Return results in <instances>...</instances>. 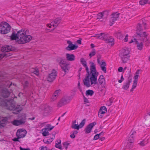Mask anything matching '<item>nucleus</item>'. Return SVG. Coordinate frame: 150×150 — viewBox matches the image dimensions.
Listing matches in <instances>:
<instances>
[{
  "mask_svg": "<svg viewBox=\"0 0 150 150\" xmlns=\"http://www.w3.org/2000/svg\"><path fill=\"white\" fill-rule=\"evenodd\" d=\"M52 109V108L48 106H46L44 108L45 111L46 112H50Z\"/></svg>",
  "mask_w": 150,
  "mask_h": 150,
  "instance_id": "e433bc0d",
  "label": "nucleus"
},
{
  "mask_svg": "<svg viewBox=\"0 0 150 150\" xmlns=\"http://www.w3.org/2000/svg\"><path fill=\"white\" fill-rule=\"evenodd\" d=\"M84 102L85 104L87 103H89V101L87 98H84Z\"/></svg>",
  "mask_w": 150,
  "mask_h": 150,
  "instance_id": "4d7b16f0",
  "label": "nucleus"
},
{
  "mask_svg": "<svg viewBox=\"0 0 150 150\" xmlns=\"http://www.w3.org/2000/svg\"><path fill=\"white\" fill-rule=\"evenodd\" d=\"M90 72L87 73L88 75L86 76L83 80L84 85L89 87L91 86L90 82L91 85H95L97 83V78L98 75V73L97 71L96 64L93 62H90Z\"/></svg>",
  "mask_w": 150,
  "mask_h": 150,
  "instance_id": "f03ea898",
  "label": "nucleus"
},
{
  "mask_svg": "<svg viewBox=\"0 0 150 150\" xmlns=\"http://www.w3.org/2000/svg\"><path fill=\"white\" fill-rule=\"evenodd\" d=\"M5 106L8 109L13 111V113L14 114H18L22 109V107L20 105H16L15 104V102L12 99L9 100H8L5 103Z\"/></svg>",
  "mask_w": 150,
  "mask_h": 150,
  "instance_id": "7ed1b4c3",
  "label": "nucleus"
},
{
  "mask_svg": "<svg viewBox=\"0 0 150 150\" xmlns=\"http://www.w3.org/2000/svg\"><path fill=\"white\" fill-rule=\"evenodd\" d=\"M77 42L80 44H81V39H79L77 40Z\"/></svg>",
  "mask_w": 150,
  "mask_h": 150,
  "instance_id": "e2e57ef3",
  "label": "nucleus"
},
{
  "mask_svg": "<svg viewBox=\"0 0 150 150\" xmlns=\"http://www.w3.org/2000/svg\"><path fill=\"white\" fill-rule=\"evenodd\" d=\"M69 145V144L67 142H65L63 143V147L65 146H68Z\"/></svg>",
  "mask_w": 150,
  "mask_h": 150,
  "instance_id": "13d9d810",
  "label": "nucleus"
},
{
  "mask_svg": "<svg viewBox=\"0 0 150 150\" xmlns=\"http://www.w3.org/2000/svg\"><path fill=\"white\" fill-rule=\"evenodd\" d=\"M120 14V13L116 12L112 13L111 15V16L110 20V22L112 24L110 25H112L115 21L117 20V19L118 18Z\"/></svg>",
  "mask_w": 150,
  "mask_h": 150,
  "instance_id": "ddd939ff",
  "label": "nucleus"
},
{
  "mask_svg": "<svg viewBox=\"0 0 150 150\" xmlns=\"http://www.w3.org/2000/svg\"><path fill=\"white\" fill-rule=\"evenodd\" d=\"M123 70V68L122 67H120L118 69V71L119 72H122Z\"/></svg>",
  "mask_w": 150,
  "mask_h": 150,
  "instance_id": "bf43d9fd",
  "label": "nucleus"
},
{
  "mask_svg": "<svg viewBox=\"0 0 150 150\" xmlns=\"http://www.w3.org/2000/svg\"><path fill=\"white\" fill-rule=\"evenodd\" d=\"M85 123V120H83L79 126V128H81L84 125Z\"/></svg>",
  "mask_w": 150,
  "mask_h": 150,
  "instance_id": "a19ab883",
  "label": "nucleus"
},
{
  "mask_svg": "<svg viewBox=\"0 0 150 150\" xmlns=\"http://www.w3.org/2000/svg\"><path fill=\"white\" fill-rule=\"evenodd\" d=\"M57 75L56 71L54 70H53L52 72L48 75L47 78V80L49 82L53 81L55 79Z\"/></svg>",
  "mask_w": 150,
  "mask_h": 150,
  "instance_id": "9d476101",
  "label": "nucleus"
},
{
  "mask_svg": "<svg viewBox=\"0 0 150 150\" xmlns=\"http://www.w3.org/2000/svg\"><path fill=\"white\" fill-rule=\"evenodd\" d=\"M13 50L12 46L9 45H6L2 47L1 49V51L4 52H8L12 51Z\"/></svg>",
  "mask_w": 150,
  "mask_h": 150,
  "instance_id": "aec40b11",
  "label": "nucleus"
},
{
  "mask_svg": "<svg viewBox=\"0 0 150 150\" xmlns=\"http://www.w3.org/2000/svg\"><path fill=\"white\" fill-rule=\"evenodd\" d=\"M128 35L127 34L125 36V37L124 39L125 42H126L128 41Z\"/></svg>",
  "mask_w": 150,
  "mask_h": 150,
  "instance_id": "6e6d98bb",
  "label": "nucleus"
},
{
  "mask_svg": "<svg viewBox=\"0 0 150 150\" xmlns=\"http://www.w3.org/2000/svg\"><path fill=\"white\" fill-rule=\"evenodd\" d=\"M30 71L32 73H33L38 76L39 75V69L37 68H31L30 69Z\"/></svg>",
  "mask_w": 150,
  "mask_h": 150,
  "instance_id": "5701e85b",
  "label": "nucleus"
},
{
  "mask_svg": "<svg viewBox=\"0 0 150 150\" xmlns=\"http://www.w3.org/2000/svg\"><path fill=\"white\" fill-rule=\"evenodd\" d=\"M146 23L142 22V24L139 23L137 27L136 33L137 35V38H144V40H147L148 43L149 42V41L147 39L146 36L147 34L145 32H143V30L144 28L146 29Z\"/></svg>",
  "mask_w": 150,
  "mask_h": 150,
  "instance_id": "20e7f679",
  "label": "nucleus"
},
{
  "mask_svg": "<svg viewBox=\"0 0 150 150\" xmlns=\"http://www.w3.org/2000/svg\"><path fill=\"white\" fill-rule=\"evenodd\" d=\"M106 64L105 62L102 61L101 62V64L100 65L101 70L105 73L106 72V69L105 67Z\"/></svg>",
  "mask_w": 150,
  "mask_h": 150,
  "instance_id": "cd10ccee",
  "label": "nucleus"
},
{
  "mask_svg": "<svg viewBox=\"0 0 150 150\" xmlns=\"http://www.w3.org/2000/svg\"><path fill=\"white\" fill-rule=\"evenodd\" d=\"M42 130V134L44 136H46L49 135V130H47V129L45 128L43 129Z\"/></svg>",
  "mask_w": 150,
  "mask_h": 150,
  "instance_id": "2f4dec72",
  "label": "nucleus"
},
{
  "mask_svg": "<svg viewBox=\"0 0 150 150\" xmlns=\"http://www.w3.org/2000/svg\"><path fill=\"white\" fill-rule=\"evenodd\" d=\"M70 137L71 138H74L75 137V135L72 133L70 135Z\"/></svg>",
  "mask_w": 150,
  "mask_h": 150,
  "instance_id": "052dcab7",
  "label": "nucleus"
},
{
  "mask_svg": "<svg viewBox=\"0 0 150 150\" xmlns=\"http://www.w3.org/2000/svg\"><path fill=\"white\" fill-rule=\"evenodd\" d=\"M113 102V100L112 99V98H110L109 99V101L108 102H109V104H108V106H110L111 104Z\"/></svg>",
  "mask_w": 150,
  "mask_h": 150,
  "instance_id": "864d4df0",
  "label": "nucleus"
},
{
  "mask_svg": "<svg viewBox=\"0 0 150 150\" xmlns=\"http://www.w3.org/2000/svg\"><path fill=\"white\" fill-rule=\"evenodd\" d=\"M5 55H7V56H10L11 55H8V54H0V60H1L5 56Z\"/></svg>",
  "mask_w": 150,
  "mask_h": 150,
  "instance_id": "a18cd8bd",
  "label": "nucleus"
},
{
  "mask_svg": "<svg viewBox=\"0 0 150 150\" xmlns=\"http://www.w3.org/2000/svg\"><path fill=\"white\" fill-rule=\"evenodd\" d=\"M61 21V19L60 18H58L54 19L53 22H52L48 26L49 28H51V26L53 27L54 28H56L58 25L59 24Z\"/></svg>",
  "mask_w": 150,
  "mask_h": 150,
  "instance_id": "9b49d317",
  "label": "nucleus"
},
{
  "mask_svg": "<svg viewBox=\"0 0 150 150\" xmlns=\"http://www.w3.org/2000/svg\"><path fill=\"white\" fill-rule=\"evenodd\" d=\"M70 102V100L67 98H62L58 103V106L61 107L65 105H66Z\"/></svg>",
  "mask_w": 150,
  "mask_h": 150,
  "instance_id": "f8f14e48",
  "label": "nucleus"
},
{
  "mask_svg": "<svg viewBox=\"0 0 150 150\" xmlns=\"http://www.w3.org/2000/svg\"><path fill=\"white\" fill-rule=\"evenodd\" d=\"M61 143V140H59V142L58 143V144L57 143H56L55 146L56 147L59 148L60 149H62V148L61 145H59V144H60Z\"/></svg>",
  "mask_w": 150,
  "mask_h": 150,
  "instance_id": "37998d69",
  "label": "nucleus"
},
{
  "mask_svg": "<svg viewBox=\"0 0 150 150\" xmlns=\"http://www.w3.org/2000/svg\"><path fill=\"white\" fill-rule=\"evenodd\" d=\"M137 81H134L133 84L132 86V87H133V88H135L137 85Z\"/></svg>",
  "mask_w": 150,
  "mask_h": 150,
  "instance_id": "49530a36",
  "label": "nucleus"
},
{
  "mask_svg": "<svg viewBox=\"0 0 150 150\" xmlns=\"http://www.w3.org/2000/svg\"><path fill=\"white\" fill-rule=\"evenodd\" d=\"M26 134V131L23 129H18L16 133V136L19 138H22L24 137Z\"/></svg>",
  "mask_w": 150,
  "mask_h": 150,
  "instance_id": "1a4fd4ad",
  "label": "nucleus"
},
{
  "mask_svg": "<svg viewBox=\"0 0 150 150\" xmlns=\"http://www.w3.org/2000/svg\"><path fill=\"white\" fill-rule=\"evenodd\" d=\"M144 38H138V39L137 41H136V44H137V48L139 50H141L142 48L143 47V42H146V44L147 45H148L150 43L149 42L148 43V41L147 40H144ZM149 41V42H150V41Z\"/></svg>",
  "mask_w": 150,
  "mask_h": 150,
  "instance_id": "6e6552de",
  "label": "nucleus"
},
{
  "mask_svg": "<svg viewBox=\"0 0 150 150\" xmlns=\"http://www.w3.org/2000/svg\"><path fill=\"white\" fill-rule=\"evenodd\" d=\"M96 123L94 122L89 124L85 129V131L86 133H89L91 132V130L94 126L96 125Z\"/></svg>",
  "mask_w": 150,
  "mask_h": 150,
  "instance_id": "f3484780",
  "label": "nucleus"
},
{
  "mask_svg": "<svg viewBox=\"0 0 150 150\" xmlns=\"http://www.w3.org/2000/svg\"><path fill=\"white\" fill-rule=\"evenodd\" d=\"M117 35L118 37H119L120 39H122L124 37V35L120 32H118L117 33Z\"/></svg>",
  "mask_w": 150,
  "mask_h": 150,
  "instance_id": "c03bdc74",
  "label": "nucleus"
},
{
  "mask_svg": "<svg viewBox=\"0 0 150 150\" xmlns=\"http://www.w3.org/2000/svg\"><path fill=\"white\" fill-rule=\"evenodd\" d=\"M93 93L94 92L92 90H88L86 91V94L87 96H92Z\"/></svg>",
  "mask_w": 150,
  "mask_h": 150,
  "instance_id": "c9c22d12",
  "label": "nucleus"
},
{
  "mask_svg": "<svg viewBox=\"0 0 150 150\" xmlns=\"http://www.w3.org/2000/svg\"><path fill=\"white\" fill-rule=\"evenodd\" d=\"M106 35V34H105L103 33H102L99 34H97L95 36V37H96L98 38L103 40H104Z\"/></svg>",
  "mask_w": 150,
  "mask_h": 150,
  "instance_id": "bb28decb",
  "label": "nucleus"
},
{
  "mask_svg": "<svg viewBox=\"0 0 150 150\" xmlns=\"http://www.w3.org/2000/svg\"><path fill=\"white\" fill-rule=\"evenodd\" d=\"M149 0H141L139 1V4L141 5H144L146 3L150 4V1H149Z\"/></svg>",
  "mask_w": 150,
  "mask_h": 150,
  "instance_id": "7c9ffc66",
  "label": "nucleus"
},
{
  "mask_svg": "<svg viewBox=\"0 0 150 150\" xmlns=\"http://www.w3.org/2000/svg\"><path fill=\"white\" fill-rule=\"evenodd\" d=\"M81 62L82 64L85 68L87 72V73H89V72H90L89 71V69L87 65L86 62L84 60V59L83 58L81 59Z\"/></svg>",
  "mask_w": 150,
  "mask_h": 150,
  "instance_id": "4be33fe9",
  "label": "nucleus"
},
{
  "mask_svg": "<svg viewBox=\"0 0 150 150\" xmlns=\"http://www.w3.org/2000/svg\"><path fill=\"white\" fill-rule=\"evenodd\" d=\"M96 54V50L94 49H93L92 51L89 54V56L90 58H91L92 57L94 56Z\"/></svg>",
  "mask_w": 150,
  "mask_h": 150,
  "instance_id": "4c0bfd02",
  "label": "nucleus"
},
{
  "mask_svg": "<svg viewBox=\"0 0 150 150\" xmlns=\"http://www.w3.org/2000/svg\"><path fill=\"white\" fill-rule=\"evenodd\" d=\"M12 92L11 90L8 91L6 88H4L2 89L1 93V95L4 98H7L10 95V93Z\"/></svg>",
  "mask_w": 150,
  "mask_h": 150,
  "instance_id": "dca6fc26",
  "label": "nucleus"
},
{
  "mask_svg": "<svg viewBox=\"0 0 150 150\" xmlns=\"http://www.w3.org/2000/svg\"><path fill=\"white\" fill-rule=\"evenodd\" d=\"M137 41V40L136 39L134 38L133 40H131L129 42V43H132L133 42H134L136 43V41Z\"/></svg>",
  "mask_w": 150,
  "mask_h": 150,
  "instance_id": "5fc2aeb1",
  "label": "nucleus"
},
{
  "mask_svg": "<svg viewBox=\"0 0 150 150\" xmlns=\"http://www.w3.org/2000/svg\"><path fill=\"white\" fill-rule=\"evenodd\" d=\"M132 82V79H131L128 80V81L125 83L122 86V88L124 90H127L129 87L130 83Z\"/></svg>",
  "mask_w": 150,
  "mask_h": 150,
  "instance_id": "a878e982",
  "label": "nucleus"
},
{
  "mask_svg": "<svg viewBox=\"0 0 150 150\" xmlns=\"http://www.w3.org/2000/svg\"><path fill=\"white\" fill-rule=\"evenodd\" d=\"M46 128H45L47 129L49 131L51 130L54 127V126L52 127L51 125L50 124L47 125H46Z\"/></svg>",
  "mask_w": 150,
  "mask_h": 150,
  "instance_id": "ea45409f",
  "label": "nucleus"
},
{
  "mask_svg": "<svg viewBox=\"0 0 150 150\" xmlns=\"http://www.w3.org/2000/svg\"><path fill=\"white\" fill-rule=\"evenodd\" d=\"M78 46H76L74 44H71V45H69L68 46L66 47V49L69 51L74 50L77 49Z\"/></svg>",
  "mask_w": 150,
  "mask_h": 150,
  "instance_id": "b1692460",
  "label": "nucleus"
},
{
  "mask_svg": "<svg viewBox=\"0 0 150 150\" xmlns=\"http://www.w3.org/2000/svg\"><path fill=\"white\" fill-rule=\"evenodd\" d=\"M71 127L73 129L78 130L80 128L79 126V125L76 124H72Z\"/></svg>",
  "mask_w": 150,
  "mask_h": 150,
  "instance_id": "58836bf2",
  "label": "nucleus"
},
{
  "mask_svg": "<svg viewBox=\"0 0 150 150\" xmlns=\"http://www.w3.org/2000/svg\"><path fill=\"white\" fill-rule=\"evenodd\" d=\"M105 80L103 76V75H100L98 80V81L99 83L100 84H102L104 82H105Z\"/></svg>",
  "mask_w": 150,
  "mask_h": 150,
  "instance_id": "c756f323",
  "label": "nucleus"
},
{
  "mask_svg": "<svg viewBox=\"0 0 150 150\" xmlns=\"http://www.w3.org/2000/svg\"><path fill=\"white\" fill-rule=\"evenodd\" d=\"M8 120L7 117H0V128L5 127L7 123Z\"/></svg>",
  "mask_w": 150,
  "mask_h": 150,
  "instance_id": "2eb2a0df",
  "label": "nucleus"
},
{
  "mask_svg": "<svg viewBox=\"0 0 150 150\" xmlns=\"http://www.w3.org/2000/svg\"><path fill=\"white\" fill-rule=\"evenodd\" d=\"M147 140H144L143 141L141 142H140V144L141 145L144 146L146 144H147Z\"/></svg>",
  "mask_w": 150,
  "mask_h": 150,
  "instance_id": "79ce46f5",
  "label": "nucleus"
},
{
  "mask_svg": "<svg viewBox=\"0 0 150 150\" xmlns=\"http://www.w3.org/2000/svg\"><path fill=\"white\" fill-rule=\"evenodd\" d=\"M106 13H107L106 11H104L102 13H99L98 14L97 19H100L102 18L103 16Z\"/></svg>",
  "mask_w": 150,
  "mask_h": 150,
  "instance_id": "473e14b6",
  "label": "nucleus"
},
{
  "mask_svg": "<svg viewBox=\"0 0 150 150\" xmlns=\"http://www.w3.org/2000/svg\"><path fill=\"white\" fill-rule=\"evenodd\" d=\"M104 41L106 43H108L111 45L114 44L113 38L108 34H106Z\"/></svg>",
  "mask_w": 150,
  "mask_h": 150,
  "instance_id": "4468645a",
  "label": "nucleus"
},
{
  "mask_svg": "<svg viewBox=\"0 0 150 150\" xmlns=\"http://www.w3.org/2000/svg\"><path fill=\"white\" fill-rule=\"evenodd\" d=\"M99 134H97L94 136L93 138V140H96L97 139H99Z\"/></svg>",
  "mask_w": 150,
  "mask_h": 150,
  "instance_id": "3c124183",
  "label": "nucleus"
},
{
  "mask_svg": "<svg viewBox=\"0 0 150 150\" xmlns=\"http://www.w3.org/2000/svg\"><path fill=\"white\" fill-rule=\"evenodd\" d=\"M134 132H132L130 137L128 139V141L130 143H132L134 141L133 134Z\"/></svg>",
  "mask_w": 150,
  "mask_h": 150,
  "instance_id": "72a5a7b5",
  "label": "nucleus"
},
{
  "mask_svg": "<svg viewBox=\"0 0 150 150\" xmlns=\"http://www.w3.org/2000/svg\"><path fill=\"white\" fill-rule=\"evenodd\" d=\"M66 55L67 59L68 61H73L75 59V56L73 54L67 53Z\"/></svg>",
  "mask_w": 150,
  "mask_h": 150,
  "instance_id": "412c9836",
  "label": "nucleus"
},
{
  "mask_svg": "<svg viewBox=\"0 0 150 150\" xmlns=\"http://www.w3.org/2000/svg\"><path fill=\"white\" fill-rule=\"evenodd\" d=\"M52 135H53V136L51 137L52 140L50 141L51 142L52 141L53 139H54L55 134H52Z\"/></svg>",
  "mask_w": 150,
  "mask_h": 150,
  "instance_id": "69168bd1",
  "label": "nucleus"
},
{
  "mask_svg": "<svg viewBox=\"0 0 150 150\" xmlns=\"http://www.w3.org/2000/svg\"><path fill=\"white\" fill-rule=\"evenodd\" d=\"M60 90H56L53 94L51 98V101L53 102L55 100L60 93Z\"/></svg>",
  "mask_w": 150,
  "mask_h": 150,
  "instance_id": "6ab92c4d",
  "label": "nucleus"
},
{
  "mask_svg": "<svg viewBox=\"0 0 150 150\" xmlns=\"http://www.w3.org/2000/svg\"><path fill=\"white\" fill-rule=\"evenodd\" d=\"M106 111L107 109L104 106L101 107L98 112V116L101 118L103 116L102 114H104Z\"/></svg>",
  "mask_w": 150,
  "mask_h": 150,
  "instance_id": "a211bd4d",
  "label": "nucleus"
},
{
  "mask_svg": "<svg viewBox=\"0 0 150 150\" xmlns=\"http://www.w3.org/2000/svg\"><path fill=\"white\" fill-rule=\"evenodd\" d=\"M26 120V116L24 115H21L19 117V120H14L12 121L11 123L14 125L18 126L25 124Z\"/></svg>",
  "mask_w": 150,
  "mask_h": 150,
  "instance_id": "423d86ee",
  "label": "nucleus"
},
{
  "mask_svg": "<svg viewBox=\"0 0 150 150\" xmlns=\"http://www.w3.org/2000/svg\"><path fill=\"white\" fill-rule=\"evenodd\" d=\"M69 64H65L64 65H62L61 66L63 70L66 73V72H68V65Z\"/></svg>",
  "mask_w": 150,
  "mask_h": 150,
  "instance_id": "c85d7f7f",
  "label": "nucleus"
},
{
  "mask_svg": "<svg viewBox=\"0 0 150 150\" xmlns=\"http://www.w3.org/2000/svg\"><path fill=\"white\" fill-rule=\"evenodd\" d=\"M28 84V83L27 81H25L24 84H23L24 87L25 88H26Z\"/></svg>",
  "mask_w": 150,
  "mask_h": 150,
  "instance_id": "8fccbe9b",
  "label": "nucleus"
},
{
  "mask_svg": "<svg viewBox=\"0 0 150 150\" xmlns=\"http://www.w3.org/2000/svg\"><path fill=\"white\" fill-rule=\"evenodd\" d=\"M67 43L69 44V45H70L72 44V42L70 40H68L67 41Z\"/></svg>",
  "mask_w": 150,
  "mask_h": 150,
  "instance_id": "0e129e2a",
  "label": "nucleus"
},
{
  "mask_svg": "<svg viewBox=\"0 0 150 150\" xmlns=\"http://www.w3.org/2000/svg\"><path fill=\"white\" fill-rule=\"evenodd\" d=\"M29 31L26 29H22L18 31L17 33L13 32L11 37V40H16L18 43L23 44L30 41L32 37L28 35Z\"/></svg>",
  "mask_w": 150,
  "mask_h": 150,
  "instance_id": "f257e3e1",
  "label": "nucleus"
},
{
  "mask_svg": "<svg viewBox=\"0 0 150 150\" xmlns=\"http://www.w3.org/2000/svg\"><path fill=\"white\" fill-rule=\"evenodd\" d=\"M57 61L59 62L60 65V66L62 65H64L65 64H67L66 63V60L65 59H63V58L59 57H58L57 59Z\"/></svg>",
  "mask_w": 150,
  "mask_h": 150,
  "instance_id": "393cba45",
  "label": "nucleus"
},
{
  "mask_svg": "<svg viewBox=\"0 0 150 150\" xmlns=\"http://www.w3.org/2000/svg\"><path fill=\"white\" fill-rule=\"evenodd\" d=\"M12 85V83H10V82L8 81L6 84V86L7 87H10Z\"/></svg>",
  "mask_w": 150,
  "mask_h": 150,
  "instance_id": "de8ad7c7",
  "label": "nucleus"
},
{
  "mask_svg": "<svg viewBox=\"0 0 150 150\" xmlns=\"http://www.w3.org/2000/svg\"><path fill=\"white\" fill-rule=\"evenodd\" d=\"M129 51L128 48H126L122 50L119 54L120 57L123 63H125L129 59Z\"/></svg>",
  "mask_w": 150,
  "mask_h": 150,
  "instance_id": "39448f33",
  "label": "nucleus"
},
{
  "mask_svg": "<svg viewBox=\"0 0 150 150\" xmlns=\"http://www.w3.org/2000/svg\"><path fill=\"white\" fill-rule=\"evenodd\" d=\"M40 150H47L46 147L41 146L40 148Z\"/></svg>",
  "mask_w": 150,
  "mask_h": 150,
  "instance_id": "603ef678",
  "label": "nucleus"
},
{
  "mask_svg": "<svg viewBox=\"0 0 150 150\" xmlns=\"http://www.w3.org/2000/svg\"><path fill=\"white\" fill-rule=\"evenodd\" d=\"M17 138H14L12 139V140L14 142H19V141L18 140V139H20V138H19V137H17Z\"/></svg>",
  "mask_w": 150,
  "mask_h": 150,
  "instance_id": "09e8293b",
  "label": "nucleus"
},
{
  "mask_svg": "<svg viewBox=\"0 0 150 150\" xmlns=\"http://www.w3.org/2000/svg\"><path fill=\"white\" fill-rule=\"evenodd\" d=\"M20 150H30L29 149H25L22 148L21 147H20Z\"/></svg>",
  "mask_w": 150,
  "mask_h": 150,
  "instance_id": "680f3d73",
  "label": "nucleus"
},
{
  "mask_svg": "<svg viewBox=\"0 0 150 150\" xmlns=\"http://www.w3.org/2000/svg\"><path fill=\"white\" fill-rule=\"evenodd\" d=\"M139 70H138L135 73V75L134 76V81L137 82L138 78L139 77Z\"/></svg>",
  "mask_w": 150,
  "mask_h": 150,
  "instance_id": "f704fd0d",
  "label": "nucleus"
},
{
  "mask_svg": "<svg viewBox=\"0 0 150 150\" xmlns=\"http://www.w3.org/2000/svg\"><path fill=\"white\" fill-rule=\"evenodd\" d=\"M78 132L76 130H75L74 131H73L72 132V133H73L74 135H75V134H76L78 133Z\"/></svg>",
  "mask_w": 150,
  "mask_h": 150,
  "instance_id": "774afa93",
  "label": "nucleus"
},
{
  "mask_svg": "<svg viewBox=\"0 0 150 150\" xmlns=\"http://www.w3.org/2000/svg\"><path fill=\"white\" fill-rule=\"evenodd\" d=\"M11 26L7 23L0 25V33L5 34L8 33L10 30Z\"/></svg>",
  "mask_w": 150,
  "mask_h": 150,
  "instance_id": "0eeeda50",
  "label": "nucleus"
},
{
  "mask_svg": "<svg viewBox=\"0 0 150 150\" xmlns=\"http://www.w3.org/2000/svg\"><path fill=\"white\" fill-rule=\"evenodd\" d=\"M97 62L100 65L101 64V62H100V59H97Z\"/></svg>",
  "mask_w": 150,
  "mask_h": 150,
  "instance_id": "338daca9",
  "label": "nucleus"
}]
</instances>
